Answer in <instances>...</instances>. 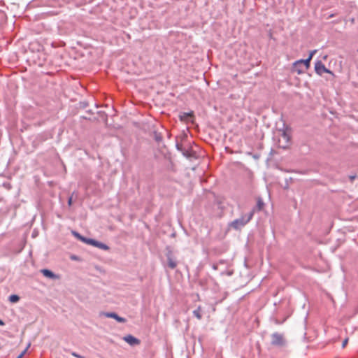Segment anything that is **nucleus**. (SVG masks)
<instances>
[{
    "instance_id": "f257e3e1",
    "label": "nucleus",
    "mask_w": 358,
    "mask_h": 358,
    "mask_svg": "<svg viewBox=\"0 0 358 358\" xmlns=\"http://www.w3.org/2000/svg\"><path fill=\"white\" fill-rule=\"evenodd\" d=\"M315 52V50L310 52L309 54V57L306 59H299L296 61L293 64V71L296 72L298 74H301L303 73L306 70H308V68L310 67V62L312 59Z\"/></svg>"
},
{
    "instance_id": "f03ea898",
    "label": "nucleus",
    "mask_w": 358,
    "mask_h": 358,
    "mask_svg": "<svg viewBox=\"0 0 358 358\" xmlns=\"http://www.w3.org/2000/svg\"><path fill=\"white\" fill-rule=\"evenodd\" d=\"M253 215L254 210L251 211L248 215H243L241 218L235 220L231 222V227L235 229H239L250 221Z\"/></svg>"
},
{
    "instance_id": "7ed1b4c3",
    "label": "nucleus",
    "mask_w": 358,
    "mask_h": 358,
    "mask_svg": "<svg viewBox=\"0 0 358 358\" xmlns=\"http://www.w3.org/2000/svg\"><path fill=\"white\" fill-rule=\"evenodd\" d=\"M271 344L277 346H282L285 344L283 336L279 333H274L271 335Z\"/></svg>"
},
{
    "instance_id": "20e7f679",
    "label": "nucleus",
    "mask_w": 358,
    "mask_h": 358,
    "mask_svg": "<svg viewBox=\"0 0 358 358\" xmlns=\"http://www.w3.org/2000/svg\"><path fill=\"white\" fill-rule=\"evenodd\" d=\"M289 136L285 131H283L279 139L280 147L284 149L287 148L289 146Z\"/></svg>"
},
{
    "instance_id": "39448f33",
    "label": "nucleus",
    "mask_w": 358,
    "mask_h": 358,
    "mask_svg": "<svg viewBox=\"0 0 358 358\" xmlns=\"http://www.w3.org/2000/svg\"><path fill=\"white\" fill-rule=\"evenodd\" d=\"M315 72L320 76L322 75L324 73H331L325 67V66L322 64L321 61H318L315 63Z\"/></svg>"
},
{
    "instance_id": "423d86ee",
    "label": "nucleus",
    "mask_w": 358,
    "mask_h": 358,
    "mask_svg": "<svg viewBox=\"0 0 358 358\" xmlns=\"http://www.w3.org/2000/svg\"><path fill=\"white\" fill-rule=\"evenodd\" d=\"M123 339L129 343L130 345H136L140 343V341L136 338L134 337L131 335H127L123 338Z\"/></svg>"
},
{
    "instance_id": "0eeeda50",
    "label": "nucleus",
    "mask_w": 358,
    "mask_h": 358,
    "mask_svg": "<svg viewBox=\"0 0 358 358\" xmlns=\"http://www.w3.org/2000/svg\"><path fill=\"white\" fill-rule=\"evenodd\" d=\"M41 273L47 277V278H52V279H59V275L55 274L53 272H52L51 271L48 270V269H42L41 271Z\"/></svg>"
},
{
    "instance_id": "6e6552de",
    "label": "nucleus",
    "mask_w": 358,
    "mask_h": 358,
    "mask_svg": "<svg viewBox=\"0 0 358 358\" xmlns=\"http://www.w3.org/2000/svg\"><path fill=\"white\" fill-rule=\"evenodd\" d=\"M106 316L108 317L114 318L115 320H116L119 322H126V319L125 318L120 317L119 315H117L115 313H106Z\"/></svg>"
},
{
    "instance_id": "1a4fd4ad",
    "label": "nucleus",
    "mask_w": 358,
    "mask_h": 358,
    "mask_svg": "<svg viewBox=\"0 0 358 358\" xmlns=\"http://www.w3.org/2000/svg\"><path fill=\"white\" fill-rule=\"evenodd\" d=\"M192 117H193V115L192 113H184L180 115V120L182 121L188 122V121L192 120Z\"/></svg>"
},
{
    "instance_id": "9d476101",
    "label": "nucleus",
    "mask_w": 358,
    "mask_h": 358,
    "mask_svg": "<svg viewBox=\"0 0 358 358\" xmlns=\"http://www.w3.org/2000/svg\"><path fill=\"white\" fill-rule=\"evenodd\" d=\"M168 266L172 269L175 268L177 266L176 262L171 256H168Z\"/></svg>"
},
{
    "instance_id": "9b49d317",
    "label": "nucleus",
    "mask_w": 358,
    "mask_h": 358,
    "mask_svg": "<svg viewBox=\"0 0 358 358\" xmlns=\"http://www.w3.org/2000/svg\"><path fill=\"white\" fill-rule=\"evenodd\" d=\"M193 315L199 320H201L202 317L201 315V307H198L196 310L193 311Z\"/></svg>"
},
{
    "instance_id": "f8f14e48",
    "label": "nucleus",
    "mask_w": 358,
    "mask_h": 358,
    "mask_svg": "<svg viewBox=\"0 0 358 358\" xmlns=\"http://www.w3.org/2000/svg\"><path fill=\"white\" fill-rule=\"evenodd\" d=\"M93 245L96 246V247H97L99 248L103 249V250H108V247L106 245H105L104 243L98 242L96 241H95V243H94Z\"/></svg>"
},
{
    "instance_id": "ddd939ff",
    "label": "nucleus",
    "mask_w": 358,
    "mask_h": 358,
    "mask_svg": "<svg viewBox=\"0 0 358 358\" xmlns=\"http://www.w3.org/2000/svg\"><path fill=\"white\" fill-rule=\"evenodd\" d=\"M81 241H83V243L90 244V245H93L94 243H95V240L91 239V238H85V237H83L81 238Z\"/></svg>"
},
{
    "instance_id": "4468645a",
    "label": "nucleus",
    "mask_w": 358,
    "mask_h": 358,
    "mask_svg": "<svg viewBox=\"0 0 358 358\" xmlns=\"http://www.w3.org/2000/svg\"><path fill=\"white\" fill-rule=\"evenodd\" d=\"M20 298L17 295H11L9 297V300L10 302H13V303H15V302H17L19 301Z\"/></svg>"
},
{
    "instance_id": "2eb2a0df",
    "label": "nucleus",
    "mask_w": 358,
    "mask_h": 358,
    "mask_svg": "<svg viewBox=\"0 0 358 358\" xmlns=\"http://www.w3.org/2000/svg\"><path fill=\"white\" fill-rule=\"evenodd\" d=\"M263 205H264L263 201L261 199H259L257 201V206L259 208V210H261L262 208Z\"/></svg>"
},
{
    "instance_id": "dca6fc26",
    "label": "nucleus",
    "mask_w": 358,
    "mask_h": 358,
    "mask_svg": "<svg viewBox=\"0 0 358 358\" xmlns=\"http://www.w3.org/2000/svg\"><path fill=\"white\" fill-rule=\"evenodd\" d=\"M72 234H73V236L75 237H76L78 239L80 240L81 241V238L83 237V236H81L79 233L76 232V231H72Z\"/></svg>"
},
{
    "instance_id": "f3484780",
    "label": "nucleus",
    "mask_w": 358,
    "mask_h": 358,
    "mask_svg": "<svg viewBox=\"0 0 358 358\" xmlns=\"http://www.w3.org/2000/svg\"><path fill=\"white\" fill-rule=\"evenodd\" d=\"M27 348H26L24 350H23L18 356L17 358H22L24 357V355H25V353L27 352Z\"/></svg>"
},
{
    "instance_id": "a211bd4d",
    "label": "nucleus",
    "mask_w": 358,
    "mask_h": 358,
    "mask_svg": "<svg viewBox=\"0 0 358 358\" xmlns=\"http://www.w3.org/2000/svg\"><path fill=\"white\" fill-rule=\"evenodd\" d=\"M348 338H346L343 341V343H342V348H345L347 344H348Z\"/></svg>"
},
{
    "instance_id": "6ab92c4d",
    "label": "nucleus",
    "mask_w": 358,
    "mask_h": 358,
    "mask_svg": "<svg viewBox=\"0 0 358 358\" xmlns=\"http://www.w3.org/2000/svg\"><path fill=\"white\" fill-rule=\"evenodd\" d=\"M71 355L75 357H77V358H84L83 357L79 355L78 354H77L76 352H72Z\"/></svg>"
},
{
    "instance_id": "aec40b11",
    "label": "nucleus",
    "mask_w": 358,
    "mask_h": 358,
    "mask_svg": "<svg viewBox=\"0 0 358 358\" xmlns=\"http://www.w3.org/2000/svg\"><path fill=\"white\" fill-rule=\"evenodd\" d=\"M68 203H69V206H71V203H72V197H70V198L69 199Z\"/></svg>"
},
{
    "instance_id": "412c9836",
    "label": "nucleus",
    "mask_w": 358,
    "mask_h": 358,
    "mask_svg": "<svg viewBox=\"0 0 358 358\" xmlns=\"http://www.w3.org/2000/svg\"><path fill=\"white\" fill-rule=\"evenodd\" d=\"M4 325V322L0 320V326H3Z\"/></svg>"
},
{
    "instance_id": "4be33fe9",
    "label": "nucleus",
    "mask_w": 358,
    "mask_h": 358,
    "mask_svg": "<svg viewBox=\"0 0 358 358\" xmlns=\"http://www.w3.org/2000/svg\"><path fill=\"white\" fill-rule=\"evenodd\" d=\"M357 51H358V49H357Z\"/></svg>"
}]
</instances>
